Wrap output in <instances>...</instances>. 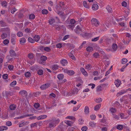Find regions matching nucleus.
Returning a JSON list of instances; mask_svg holds the SVG:
<instances>
[{"instance_id": "obj_10", "label": "nucleus", "mask_w": 131, "mask_h": 131, "mask_svg": "<svg viewBox=\"0 0 131 131\" xmlns=\"http://www.w3.org/2000/svg\"><path fill=\"white\" fill-rule=\"evenodd\" d=\"M11 42L13 44H14L15 42V39H16V35L15 34H12L11 35Z\"/></svg>"}, {"instance_id": "obj_37", "label": "nucleus", "mask_w": 131, "mask_h": 131, "mask_svg": "<svg viewBox=\"0 0 131 131\" xmlns=\"http://www.w3.org/2000/svg\"><path fill=\"white\" fill-rule=\"evenodd\" d=\"M102 99L101 98H100L97 99H96L95 100V101L97 103H100L102 102Z\"/></svg>"}, {"instance_id": "obj_11", "label": "nucleus", "mask_w": 131, "mask_h": 131, "mask_svg": "<svg viewBox=\"0 0 131 131\" xmlns=\"http://www.w3.org/2000/svg\"><path fill=\"white\" fill-rule=\"evenodd\" d=\"M114 83L117 87H118L121 83V81L117 79L115 81Z\"/></svg>"}, {"instance_id": "obj_8", "label": "nucleus", "mask_w": 131, "mask_h": 131, "mask_svg": "<svg viewBox=\"0 0 131 131\" xmlns=\"http://www.w3.org/2000/svg\"><path fill=\"white\" fill-rule=\"evenodd\" d=\"M82 73L85 76L87 77L88 76V74L87 72L84 69L81 67L80 69Z\"/></svg>"}, {"instance_id": "obj_9", "label": "nucleus", "mask_w": 131, "mask_h": 131, "mask_svg": "<svg viewBox=\"0 0 131 131\" xmlns=\"http://www.w3.org/2000/svg\"><path fill=\"white\" fill-rule=\"evenodd\" d=\"M10 56L11 57H15L16 56V54L15 51L13 50H11L9 52Z\"/></svg>"}, {"instance_id": "obj_27", "label": "nucleus", "mask_w": 131, "mask_h": 131, "mask_svg": "<svg viewBox=\"0 0 131 131\" xmlns=\"http://www.w3.org/2000/svg\"><path fill=\"white\" fill-rule=\"evenodd\" d=\"M9 108L11 110H13L15 109L16 106L15 105L13 104L10 105Z\"/></svg>"}, {"instance_id": "obj_39", "label": "nucleus", "mask_w": 131, "mask_h": 131, "mask_svg": "<svg viewBox=\"0 0 131 131\" xmlns=\"http://www.w3.org/2000/svg\"><path fill=\"white\" fill-rule=\"evenodd\" d=\"M42 13L43 14H47L48 12V11L46 9H44L42 10Z\"/></svg>"}, {"instance_id": "obj_1", "label": "nucleus", "mask_w": 131, "mask_h": 131, "mask_svg": "<svg viewBox=\"0 0 131 131\" xmlns=\"http://www.w3.org/2000/svg\"><path fill=\"white\" fill-rule=\"evenodd\" d=\"M75 20L73 19H71L70 21V23L67 26L69 28H71L72 30L75 26Z\"/></svg>"}, {"instance_id": "obj_5", "label": "nucleus", "mask_w": 131, "mask_h": 131, "mask_svg": "<svg viewBox=\"0 0 131 131\" xmlns=\"http://www.w3.org/2000/svg\"><path fill=\"white\" fill-rule=\"evenodd\" d=\"M19 93L23 97L26 96L28 94L27 92L25 90L20 91L19 92Z\"/></svg>"}, {"instance_id": "obj_23", "label": "nucleus", "mask_w": 131, "mask_h": 131, "mask_svg": "<svg viewBox=\"0 0 131 131\" xmlns=\"http://www.w3.org/2000/svg\"><path fill=\"white\" fill-rule=\"evenodd\" d=\"M123 125L121 124L118 125L116 126L117 129L119 130H122L123 129Z\"/></svg>"}, {"instance_id": "obj_59", "label": "nucleus", "mask_w": 131, "mask_h": 131, "mask_svg": "<svg viewBox=\"0 0 131 131\" xmlns=\"http://www.w3.org/2000/svg\"><path fill=\"white\" fill-rule=\"evenodd\" d=\"M3 78L5 79H6L8 78V75L7 74H4L2 76Z\"/></svg>"}, {"instance_id": "obj_34", "label": "nucleus", "mask_w": 131, "mask_h": 131, "mask_svg": "<svg viewBox=\"0 0 131 131\" xmlns=\"http://www.w3.org/2000/svg\"><path fill=\"white\" fill-rule=\"evenodd\" d=\"M58 66L56 64L53 65L52 66V69L54 70H55L58 69Z\"/></svg>"}, {"instance_id": "obj_12", "label": "nucleus", "mask_w": 131, "mask_h": 131, "mask_svg": "<svg viewBox=\"0 0 131 131\" xmlns=\"http://www.w3.org/2000/svg\"><path fill=\"white\" fill-rule=\"evenodd\" d=\"M84 112L85 114H89V109L88 106H85L84 109Z\"/></svg>"}, {"instance_id": "obj_55", "label": "nucleus", "mask_w": 131, "mask_h": 131, "mask_svg": "<svg viewBox=\"0 0 131 131\" xmlns=\"http://www.w3.org/2000/svg\"><path fill=\"white\" fill-rule=\"evenodd\" d=\"M104 63L106 67H107V66H108L110 64V62L108 61H104Z\"/></svg>"}, {"instance_id": "obj_24", "label": "nucleus", "mask_w": 131, "mask_h": 131, "mask_svg": "<svg viewBox=\"0 0 131 131\" xmlns=\"http://www.w3.org/2000/svg\"><path fill=\"white\" fill-rule=\"evenodd\" d=\"M55 22V20L54 19L51 18L49 20V23L50 25L52 24Z\"/></svg>"}, {"instance_id": "obj_18", "label": "nucleus", "mask_w": 131, "mask_h": 131, "mask_svg": "<svg viewBox=\"0 0 131 131\" xmlns=\"http://www.w3.org/2000/svg\"><path fill=\"white\" fill-rule=\"evenodd\" d=\"M117 48V46L116 44L113 43L112 45V49L114 51L116 50Z\"/></svg>"}, {"instance_id": "obj_50", "label": "nucleus", "mask_w": 131, "mask_h": 131, "mask_svg": "<svg viewBox=\"0 0 131 131\" xmlns=\"http://www.w3.org/2000/svg\"><path fill=\"white\" fill-rule=\"evenodd\" d=\"M7 36V35L5 33L3 34L1 36L2 38L3 39H4Z\"/></svg>"}, {"instance_id": "obj_36", "label": "nucleus", "mask_w": 131, "mask_h": 131, "mask_svg": "<svg viewBox=\"0 0 131 131\" xmlns=\"http://www.w3.org/2000/svg\"><path fill=\"white\" fill-rule=\"evenodd\" d=\"M25 75L26 77H29L31 75V73L29 72H27L25 73Z\"/></svg>"}, {"instance_id": "obj_62", "label": "nucleus", "mask_w": 131, "mask_h": 131, "mask_svg": "<svg viewBox=\"0 0 131 131\" xmlns=\"http://www.w3.org/2000/svg\"><path fill=\"white\" fill-rule=\"evenodd\" d=\"M17 10L15 8H14L12 9L11 11V13L13 14Z\"/></svg>"}, {"instance_id": "obj_31", "label": "nucleus", "mask_w": 131, "mask_h": 131, "mask_svg": "<svg viewBox=\"0 0 131 131\" xmlns=\"http://www.w3.org/2000/svg\"><path fill=\"white\" fill-rule=\"evenodd\" d=\"M28 56L30 59H32L33 58L34 55L32 53H29L28 54Z\"/></svg>"}, {"instance_id": "obj_46", "label": "nucleus", "mask_w": 131, "mask_h": 131, "mask_svg": "<svg viewBox=\"0 0 131 131\" xmlns=\"http://www.w3.org/2000/svg\"><path fill=\"white\" fill-rule=\"evenodd\" d=\"M7 2L6 1H4L2 2V5L3 7H5L7 5Z\"/></svg>"}, {"instance_id": "obj_61", "label": "nucleus", "mask_w": 131, "mask_h": 131, "mask_svg": "<svg viewBox=\"0 0 131 131\" xmlns=\"http://www.w3.org/2000/svg\"><path fill=\"white\" fill-rule=\"evenodd\" d=\"M99 56V54L97 52L94 53L93 54V56L95 58H97Z\"/></svg>"}, {"instance_id": "obj_19", "label": "nucleus", "mask_w": 131, "mask_h": 131, "mask_svg": "<svg viewBox=\"0 0 131 131\" xmlns=\"http://www.w3.org/2000/svg\"><path fill=\"white\" fill-rule=\"evenodd\" d=\"M101 104H99L98 105H96L94 107V110L97 111L99 110L101 107Z\"/></svg>"}, {"instance_id": "obj_44", "label": "nucleus", "mask_w": 131, "mask_h": 131, "mask_svg": "<svg viewBox=\"0 0 131 131\" xmlns=\"http://www.w3.org/2000/svg\"><path fill=\"white\" fill-rule=\"evenodd\" d=\"M96 90L97 92L101 91H102V87L101 86L99 85L96 88Z\"/></svg>"}, {"instance_id": "obj_38", "label": "nucleus", "mask_w": 131, "mask_h": 131, "mask_svg": "<svg viewBox=\"0 0 131 131\" xmlns=\"http://www.w3.org/2000/svg\"><path fill=\"white\" fill-rule=\"evenodd\" d=\"M35 16L33 14H31L29 16V18L30 19H33L35 18Z\"/></svg>"}, {"instance_id": "obj_29", "label": "nucleus", "mask_w": 131, "mask_h": 131, "mask_svg": "<svg viewBox=\"0 0 131 131\" xmlns=\"http://www.w3.org/2000/svg\"><path fill=\"white\" fill-rule=\"evenodd\" d=\"M37 73L39 75H41L43 74V71L42 70H39L37 71Z\"/></svg>"}, {"instance_id": "obj_16", "label": "nucleus", "mask_w": 131, "mask_h": 131, "mask_svg": "<svg viewBox=\"0 0 131 131\" xmlns=\"http://www.w3.org/2000/svg\"><path fill=\"white\" fill-rule=\"evenodd\" d=\"M8 129V127L5 126H0V131H3L6 130Z\"/></svg>"}, {"instance_id": "obj_22", "label": "nucleus", "mask_w": 131, "mask_h": 131, "mask_svg": "<svg viewBox=\"0 0 131 131\" xmlns=\"http://www.w3.org/2000/svg\"><path fill=\"white\" fill-rule=\"evenodd\" d=\"M19 41L20 43L21 44L25 43L26 42V40L25 38H23L20 39Z\"/></svg>"}, {"instance_id": "obj_48", "label": "nucleus", "mask_w": 131, "mask_h": 131, "mask_svg": "<svg viewBox=\"0 0 131 131\" xmlns=\"http://www.w3.org/2000/svg\"><path fill=\"white\" fill-rule=\"evenodd\" d=\"M17 35L18 37H22L23 35V33L19 31L17 32Z\"/></svg>"}, {"instance_id": "obj_25", "label": "nucleus", "mask_w": 131, "mask_h": 131, "mask_svg": "<svg viewBox=\"0 0 131 131\" xmlns=\"http://www.w3.org/2000/svg\"><path fill=\"white\" fill-rule=\"evenodd\" d=\"M86 50L89 52L92 51L93 50V48L92 47L89 46L86 49Z\"/></svg>"}, {"instance_id": "obj_14", "label": "nucleus", "mask_w": 131, "mask_h": 131, "mask_svg": "<svg viewBox=\"0 0 131 131\" xmlns=\"http://www.w3.org/2000/svg\"><path fill=\"white\" fill-rule=\"evenodd\" d=\"M47 116L46 115H40L37 118V119L38 120H40L41 119H43L46 118Z\"/></svg>"}, {"instance_id": "obj_32", "label": "nucleus", "mask_w": 131, "mask_h": 131, "mask_svg": "<svg viewBox=\"0 0 131 131\" xmlns=\"http://www.w3.org/2000/svg\"><path fill=\"white\" fill-rule=\"evenodd\" d=\"M106 9L108 10V12L111 13L112 11V8L109 6H107L106 7Z\"/></svg>"}, {"instance_id": "obj_15", "label": "nucleus", "mask_w": 131, "mask_h": 131, "mask_svg": "<svg viewBox=\"0 0 131 131\" xmlns=\"http://www.w3.org/2000/svg\"><path fill=\"white\" fill-rule=\"evenodd\" d=\"M99 7L98 5L96 4H94L92 6V9L94 10H96Z\"/></svg>"}, {"instance_id": "obj_57", "label": "nucleus", "mask_w": 131, "mask_h": 131, "mask_svg": "<svg viewBox=\"0 0 131 131\" xmlns=\"http://www.w3.org/2000/svg\"><path fill=\"white\" fill-rule=\"evenodd\" d=\"M70 36L69 35H67L65 36L62 39L63 40H64L68 39L69 37Z\"/></svg>"}, {"instance_id": "obj_6", "label": "nucleus", "mask_w": 131, "mask_h": 131, "mask_svg": "<svg viewBox=\"0 0 131 131\" xmlns=\"http://www.w3.org/2000/svg\"><path fill=\"white\" fill-rule=\"evenodd\" d=\"M75 31L78 34H80L82 31L81 28L79 26H77L76 28L75 29Z\"/></svg>"}, {"instance_id": "obj_64", "label": "nucleus", "mask_w": 131, "mask_h": 131, "mask_svg": "<svg viewBox=\"0 0 131 131\" xmlns=\"http://www.w3.org/2000/svg\"><path fill=\"white\" fill-rule=\"evenodd\" d=\"M87 129V127L85 126H84L82 127L81 128V130L82 131H86Z\"/></svg>"}, {"instance_id": "obj_33", "label": "nucleus", "mask_w": 131, "mask_h": 131, "mask_svg": "<svg viewBox=\"0 0 131 131\" xmlns=\"http://www.w3.org/2000/svg\"><path fill=\"white\" fill-rule=\"evenodd\" d=\"M83 5L85 7L88 8H89V5H88L87 4V2L86 1H84L83 2Z\"/></svg>"}, {"instance_id": "obj_42", "label": "nucleus", "mask_w": 131, "mask_h": 131, "mask_svg": "<svg viewBox=\"0 0 131 131\" xmlns=\"http://www.w3.org/2000/svg\"><path fill=\"white\" fill-rule=\"evenodd\" d=\"M12 123L10 121H8L6 123V125L8 126H10L12 125Z\"/></svg>"}, {"instance_id": "obj_4", "label": "nucleus", "mask_w": 131, "mask_h": 131, "mask_svg": "<svg viewBox=\"0 0 131 131\" xmlns=\"http://www.w3.org/2000/svg\"><path fill=\"white\" fill-rule=\"evenodd\" d=\"M64 72L70 75H72L75 73V72L73 71L68 70L67 69L64 70Z\"/></svg>"}, {"instance_id": "obj_54", "label": "nucleus", "mask_w": 131, "mask_h": 131, "mask_svg": "<svg viewBox=\"0 0 131 131\" xmlns=\"http://www.w3.org/2000/svg\"><path fill=\"white\" fill-rule=\"evenodd\" d=\"M56 47L57 48H61V47H62V44L60 43H58L56 45Z\"/></svg>"}, {"instance_id": "obj_63", "label": "nucleus", "mask_w": 131, "mask_h": 131, "mask_svg": "<svg viewBox=\"0 0 131 131\" xmlns=\"http://www.w3.org/2000/svg\"><path fill=\"white\" fill-rule=\"evenodd\" d=\"M9 42V41L8 39H5L4 40L3 43L5 45L8 44Z\"/></svg>"}, {"instance_id": "obj_51", "label": "nucleus", "mask_w": 131, "mask_h": 131, "mask_svg": "<svg viewBox=\"0 0 131 131\" xmlns=\"http://www.w3.org/2000/svg\"><path fill=\"white\" fill-rule=\"evenodd\" d=\"M28 41L32 43H34L35 41L34 40V39H33L32 38L30 37H29L28 39Z\"/></svg>"}, {"instance_id": "obj_7", "label": "nucleus", "mask_w": 131, "mask_h": 131, "mask_svg": "<svg viewBox=\"0 0 131 131\" xmlns=\"http://www.w3.org/2000/svg\"><path fill=\"white\" fill-rule=\"evenodd\" d=\"M29 123V122L28 121H22L21 122V123H20L19 127H21L27 125Z\"/></svg>"}, {"instance_id": "obj_26", "label": "nucleus", "mask_w": 131, "mask_h": 131, "mask_svg": "<svg viewBox=\"0 0 131 131\" xmlns=\"http://www.w3.org/2000/svg\"><path fill=\"white\" fill-rule=\"evenodd\" d=\"M49 127L51 128L55 126V124L53 122H51L49 123Z\"/></svg>"}, {"instance_id": "obj_45", "label": "nucleus", "mask_w": 131, "mask_h": 131, "mask_svg": "<svg viewBox=\"0 0 131 131\" xmlns=\"http://www.w3.org/2000/svg\"><path fill=\"white\" fill-rule=\"evenodd\" d=\"M16 83L17 82L16 81H14L10 84V86H13L14 85L16 84Z\"/></svg>"}, {"instance_id": "obj_53", "label": "nucleus", "mask_w": 131, "mask_h": 131, "mask_svg": "<svg viewBox=\"0 0 131 131\" xmlns=\"http://www.w3.org/2000/svg\"><path fill=\"white\" fill-rule=\"evenodd\" d=\"M34 107L36 108H38L40 106L39 104L38 103H35L34 104Z\"/></svg>"}, {"instance_id": "obj_52", "label": "nucleus", "mask_w": 131, "mask_h": 131, "mask_svg": "<svg viewBox=\"0 0 131 131\" xmlns=\"http://www.w3.org/2000/svg\"><path fill=\"white\" fill-rule=\"evenodd\" d=\"M127 60L126 59H123L122 60V63L123 64L126 63L127 62Z\"/></svg>"}, {"instance_id": "obj_17", "label": "nucleus", "mask_w": 131, "mask_h": 131, "mask_svg": "<svg viewBox=\"0 0 131 131\" xmlns=\"http://www.w3.org/2000/svg\"><path fill=\"white\" fill-rule=\"evenodd\" d=\"M34 40L37 42L39 40L40 38L39 36L38 35H35L34 37Z\"/></svg>"}, {"instance_id": "obj_35", "label": "nucleus", "mask_w": 131, "mask_h": 131, "mask_svg": "<svg viewBox=\"0 0 131 131\" xmlns=\"http://www.w3.org/2000/svg\"><path fill=\"white\" fill-rule=\"evenodd\" d=\"M40 59L42 61H45L47 59V57L45 56H41L40 57Z\"/></svg>"}, {"instance_id": "obj_20", "label": "nucleus", "mask_w": 131, "mask_h": 131, "mask_svg": "<svg viewBox=\"0 0 131 131\" xmlns=\"http://www.w3.org/2000/svg\"><path fill=\"white\" fill-rule=\"evenodd\" d=\"M92 68V66L90 64H87L85 67V69L88 70H90L91 69V68Z\"/></svg>"}, {"instance_id": "obj_30", "label": "nucleus", "mask_w": 131, "mask_h": 131, "mask_svg": "<svg viewBox=\"0 0 131 131\" xmlns=\"http://www.w3.org/2000/svg\"><path fill=\"white\" fill-rule=\"evenodd\" d=\"M120 101L121 102H123V103L125 104H127L128 103V101L127 99H120Z\"/></svg>"}, {"instance_id": "obj_3", "label": "nucleus", "mask_w": 131, "mask_h": 131, "mask_svg": "<svg viewBox=\"0 0 131 131\" xmlns=\"http://www.w3.org/2000/svg\"><path fill=\"white\" fill-rule=\"evenodd\" d=\"M50 83H47L41 85L40 86V88L42 90H45L50 87Z\"/></svg>"}, {"instance_id": "obj_49", "label": "nucleus", "mask_w": 131, "mask_h": 131, "mask_svg": "<svg viewBox=\"0 0 131 131\" xmlns=\"http://www.w3.org/2000/svg\"><path fill=\"white\" fill-rule=\"evenodd\" d=\"M45 41V42L44 43L43 42H41V43L42 44H47L49 43L50 42V40H47V41L46 40Z\"/></svg>"}, {"instance_id": "obj_47", "label": "nucleus", "mask_w": 131, "mask_h": 131, "mask_svg": "<svg viewBox=\"0 0 131 131\" xmlns=\"http://www.w3.org/2000/svg\"><path fill=\"white\" fill-rule=\"evenodd\" d=\"M99 37H96L92 39L91 41H95L99 40Z\"/></svg>"}, {"instance_id": "obj_56", "label": "nucleus", "mask_w": 131, "mask_h": 131, "mask_svg": "<svg viewBox=\"0 0 131 131\" xmlns=\"http://www.w3.org/2000/svg\"><path fill=\"white\" fill-rule=\"evenodd\" d=\"M90 118L92 120H94L96 118V116L95 115H92L90 116Z\"/></svg>"}, {"instance_id": "obj_40", "label": "nucleus", "mask_w": 131, "mask_h": 131, "mask_svg": "<svg viewBox=\"0 0 131 131\" xmlns=\"http://www.w3.org/2000/svg\"><path fill=\"white\" fill-rule=\"evenodd\" d=\"M69 57H70L73 60H75V58L74 56L73 55V54L71 53H70L69 54Z\"/></svg>"}, {"instance_id": "obj_43", "label": "nucleus", "mask_w": 131, "mask_h": 131, "mask_svg": "<svg viewBox=\"0 0 131 131\" xmlns=\"http://www.w3.org/2000/svg\"><path fill=\"white\" fill-rule=\"evenodd\" d=\"M0 25L2 27H4L6 26V24L3 21H0Z\"/></svg>"}, {"instance_id": "obj_58", "label": "nucleus", "mask_w": 131, "mask_h": 131, "mask_svg": "<svg viewBox=\"0 0 131 131\" xmlns=\"http://www.w3.org/2000/svg\"><path fill=\"white\" fill-rule=\"evenodd\" d=\"M8 69L10 70H11L13 69L14 67L12 65H10L8 66Z\"/></svg>"}, {"instance_id": "obj_41", "label": "nucleus", "mask_w": 131, "mask_h": 131, "mask_svg": "<svg viewBox=\"0 0 131 131\" xmlns=\"http://www.w3.org/2000/svg\"><path fill=\"white\" fill-rule=\"evenodd\" d=\"M110 111L112 113H114L116 112V110L115 108H112L110 109Z\"/></svg>"}, {"instance_id": "obj_13", "label": "nucleus", "mask_w": 131, "mask_h": 131, "mask_svg": "<svg viewBox=\"0 0 131 131\" xmlns=\"http://www.w3.org/2000/svg\"><path fill=\"white\" fill-rule=\"evenodd\" d=\"M60 63L62 65L64 66L67 64L68 62L67 60L62 59Z\"/></svg>"}, {"instance_id": "obj_2", "label": "nucleus", "mask_w": 131, "mask_h": 131, "mask_svg": "<svg viewBox=\"0 0 131 131\" xmlns=\"http://www.w3.org/2000/svg\"><path fill=\"white\" fill-rule=\"evenodd\" d=\"M91 21L92 25H94L95 26H97L100 24L99 22L96 18H92Z\"/></svg>"}, {"instance_id": "obj_60", "label": "nucleus", "mask_w": 131, "mask_h": 131, "mask_svg": "<svg viewBox=\"0 0 131 131\" xmlns=\"http://www.w3.org/2000/svg\"><path fill=\"white\" fill-rule=\"evenodd\" d=\"M28 126H27L25 127H23L21 129V131H25L26 130H28Z\"/></svg>"}, {"instance_id": "obj_28", "label": "nucleus", "mask_w": 131, "mask_h": 131, "mask_svg": "<svg viewBox=\"0 0 131 131\" xmlns=\"http://www.w3.org/2000/svg\"><path fill=\"white\" fill-rule=\"evenodd\" d=\"M96 124L94 122H91L89 123V125L91 127H93L95 126Z\"/></svg>"}, {"instance_id": "obj_21", "label": "nucleus", "mask_w": 131, "mask_h": 131, "mask_svg": "<svg viewBox=\"0 0 131 131\" xmlns=\"http://www.w3.org/2000/svg\"><path fill=\"white\" fill-rule=\"evenodd\" d=\"M64 77V75L62 74H59L57 75V78L59 80L62 79Z\"/></svg>"}]
</instances>
